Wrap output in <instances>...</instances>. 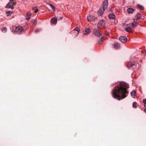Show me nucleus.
Wrapping results in <instances>:
<instances>
[{"label":"nucleus","instance_id":"1","mask_svg":"<svg viewBox=\"0 0 146 146\" xmlns=\"http://www.w3.org/2000/svg\"><path fill=\"white\" fill-rule=\"evenodd\" d=\"M129 87V85L125 82H120L119 85L115 87L112 90V94L113 98L119 100L126 98L128 93L127 89Z\"/></svg>","mask_w":146,"mask_h":146},{"label":"nucleus","instance_id":"2","mask_svg":"<svg viewBox=\"0 0 146 146\" xmlns=\"http://www.w3.org/2000/svg\"><path fill=\"white\" fill-rule=\"evenodd\" d=\"M108 6V0H104L103 2V6L101 7L98 12V14L99 16H102L105 10L106 9Z\"/></svg>","mask_w":146,"mask_h":146},{"label":"nucleus","instance_id":"3","mask_svg":"<svg viewBox=\"0 0 146 146\" xmlns=\"http://www.w3.org/2000/svg\"><path fill=\"white\" fill-rule=\"evenodd\" d=\"M23 30V28L21 26H19L16 27L14 31H12L13 32H16L17 34H20L21 33Z\"/></svg>","mask_w":146,"mask_h":146},{"label":"nucleus","instance_id":"4","mask_svg":"<svg viewBox=\"0 0 146 146\" xmlns=\"http://www.w3.org/2000/svg\"><path fill=\"white\" fill-rule=\"evenodd\" d=\"M105 25V23L104 20H100L97 24V27L99 29H100V27L103 26L104 27Z\"/></svg>","mask_w":146,"mask_h":146},{"label":"nucleus","instance_id":"5","mask_svg":"<svg viewBox=\"0 0 146 146\" xmlns=\"http://www.w3.org/2000/svg\"><path fill=\"white\" fill-rule=\"evenodd\" d=\"M93 33L94 35H95L96 36L99 37L101 35L99 31L96 29H94L93 31Z\"/></svg>","mask_w":146,"mask_h":146},{"label":"nucleus","instance_id":"6","mask_svg":"<svg viewBox=\"0 0 146 146\" xmlns=\"http://www.w3.org/2000/svg\"><path fill=\"white\" fill-rule=\"evenodd\" d=\"M119 40L123 43H125L127 40V38L124 36H120L119 38Z\"/></svg>","mask_w":146,"mask_h":146},{"label":"nucleus","instance_id":"7","mask_svg":"<svg viewBox=\"0 0 146 146\" xmlns=\"http://www.w3.org/2000/svg\"><path fill=\"white\" fill-rule=\"evenodd\" d=\"M87 20L88 21H94L95 19V17L92 15H89L87 17Z\"/></svg>","mask_w":146,"mask_h":146},{"label":"nucleus","instance_id":"8","mask_svg":"<svg viewBox=\"0 0 146 146\" xmlns=\"http://www.w3.org/2000/svg\"><path fill=\"white\" fill-rule=\"evenodd\" d=\"M108 17L110 19H114L115 18V15L113 13H110Z\"/></svg>","mask_w":146,"mask_h":146},{"label":"nucleus","instance_id":"9","mask_svg":"<svg viewBox=\"0 0 146 146\" xmlns=\"http://www.w3.org/2000/svg\"><path fill=\"white\" fill-rule=\"evenodd\" d=\"M113 46L115 48L118 49L120 48V46L117 42H115L114 43Z\"/></svg>","mask_w":146,"mask_h":146},{"label":"nucleus","instance_id":"10","mask_svg":"<svg viewBox=\"0 0 146 146\" xmlns=\"http://www.w3.org/2000/svg\"><path fill=\"white\" fill-rule=\"evenodd\" d=\"M134 10L131 8H129L127 10V13L128 14H131L132 13Z\"/></svg>","mask_w":146,"mask_h":146},{"label":"nucleus","instance_id":"11","mask_svg":"<svg viewBox=\"0 0 146 146\" xmlns=\"http://www.w3.org/2000/svg\"><path fill=\"white\" fill-rule=\"evenodd\" d=\"M51 22L53 24H56L57 22L56 18H52L51 20Z\"/></svg>","mask_w":146,"mask_h":146},{"label":"nucleus","instance_id":"12","mask_svg":"<svg viewBox=\"0 0 146 146\" xmlns=\"http://www.w3.org/2000/svg\"><path fill=\"white\" fill-rule=\"evenodd\" d=\"M142 15L140 13L137 14L136 15V20H138L141 18Z\"/></svg>","mask_w":146,"mask_h":146},{"label":"nucleus","instance_id":"13","mask_svg":"<svg viewBox=\"0 0 146 146\" xmlns=\"http://www.w3.org/2000/svg\"><path fill=\"white\" fill-rule=\"evenodd\" d=\"M8 4L10 5V6H9V7H8L7 8L11 9L12 7L15 4V3L12 2H9L8 3Z\"/></svg>","mask_w":146,"mask_h":146},{"label":"nucleus","instance_id":"14","mask_svg":"<svg viewBox=\"0 0 146 146\" xmlns=\"http://www.w3.org/2000/svg\"><path fill=\"white\" fill-rule=\"evenodd\" d=\"M31 15V13L29 12H28L27 14V15L26 17V19L27 20H29L30 18V16Z\"/></svg>","mask_w":146,"mask_h":146},{"label":"nucleus","instance_id":"15","mask_svg":"<svg viewBox=\"0 0 146 146\" xmlns=\"http://www.w3.org/2000/svg\"><path fill=\"white\" fill-rule=\"evenodd\" d=\"M85 30V32L87 33H88V34H89V33L91 32V30L89 28L86 29Z\"/></svg>","mask_w":146,"mask_h":146},{"label":"nucleus","instance_id":"16","mask_svg":"<svg viewBox=\"0 0 146 146\" xmlns=\"http://www.w3.org/2000/svg\"><path fill=\"white\" fill-rule=\"evenodd\" d=\"M137 7L138 8H139L141 10H144V8L143 6H142L139 4H138L137 5Z\"/></svg>","mask_w":146,"mask_h":146},{"label":"nucleus","instance_id":"17","mask_svg":"<svg viewBox=\"0 0 146 146\" xmlns=\"http://www.w3.org/2000/svg\"><path fill=\"white\" fill-rule=\"evenodd\" d=\"M131 96L133 98H134L135 95V91H132L131 92Z\"/></svg>","mask_w":146,"mask_h":146},{"label":"nucleus","instance_id":"18","mask_svg":"<svg viewBox=\"0 0 146 146\" xmlns=\"http://www.w3.org/2000/svg\"><path fill=\"white\" fill-rule=\"evenodd\" d=\"M32 10L34 11L35 13H37L38 11V7H35L33 8Z\"/></svg>","mask_w":146,"mask_h":146},{"label":"nucleus","instance_id":"19","mask_svg":"<svg viewBox=\"0 0 146 146\" xmlns=\"http://www.w3.org/2000/svg\"><path fill=\"white\" fill-rule=\"evenodd\" d=\"M137 24L136 23L133 22L131 23L132 27L133 28H134L135 27L137 26Z\"/></svg>","mask_w":146,"mask_h":146},{"label":"nucleus","instance_id":"20","mask_svg":"<svg viewBox=\"0 0 146 146\" xmlns=\"http://www.w3.org/2000/svg\"><path fill=\"white\" fill-rule=\"evenodd\" d=\"M13 13V12L11 11H8L6 12V13L7 16H10Z\"/></svg>","mask_w":146,"mask_h":146},{"label":"nucleus","instance_id":"21","mask_svg":"<svg viewBox=\"0 0 146 146\" xmlns=\"http://www.w3.org/2000/svg\"><path fill=\"white\" fill-rule=\"evenodd\" d=\"M137 103L136 102H134L132 104V106L133 108H137V106L136 105Z\"/></svg>","mask_w":146,"mask_h":146},{"label":"nucleus","instance_id":"22","mask_svg":"<svg viewBox=\"0 0 146 146\" xmlns=\"http://www.w3.org/2000/svg\"><path fill=\"white\" fill-rule=\"evenodd\" d=\"M103 37H102L99 40L98 44H100L101 43L103 42Z\"/></svg>","mask_w":146,"mask_h":146},{"label":"nucleus","instance_id":"23","mask_svg":"<svg viewBox=\"0 0 146 146\" xmlns=\"http://www.w3.org/2000/svg\"><path fill=\"white\" fill-rule=\"evenodd\" d=\"M47 5H48L51 7L53 11H54L55 10V7L52 5L51 4H47Z\"/></svg>","mask_w":146,"mask_h":146},{"label":"nucleus","instance_id":"24","mask_svg":"<svg viewBox=\"0 0 146 146\" xmlns=\"http://www.w3.org/2000/svg\"><path fill=\"white\" fill-rule=\"evenodd\" d=\"M129 64L130 66H136V64L135 62L134 63L130 62Z\"/></svg>","mask_w":146,"mask_h":146},{"label":"nucleus","instance_id":"25","mask_svg":"<svg viewBox=\"0 0 146 146\" xmlns=\"http://www.w3.org/2000/svg\"><path fill=\"white\" fill-rule=\"evenodd\" d=\"M129 29L131 30V28L130 27H128L127 28H126L125 29V31L128 32H129L130 31H129Z\"/></svg>","mask_w":146,"mask_h":146},{"label":"nucleus","instance_id":"26","mask_svg":"<svg viewBox=\"0 0 146 146\" xmlns=\"http://www.w3.org/2000/svg\"><path fill=\"white\" fill-rule=\"evenodd\" d=\"M74 30L75 31H76L77 32H78V34H79V31H80V30L78 27H76L74 29Z\"/></svg>","mask_w":146,"mask_h":146},{"label":"nucleus","instance_id":"27","mask_svg":"<svg viewBox=\"0 0 146 146\" xmlns=\"http://www.w3.org/2000/svg\"><path fill=\"white\" fill-rule=\"evenodd\" d=\"M1 31H2L4 32V31H5V32L7 31V28L5 27H3L1 29Z\"/></svg>","mask_w":146,"mask_h":146},{"label":"nucleus","instance_id":"28","mask_svg":"<svg viewBox=\"0 0 146 146\" xmlns=\"http://www.w3.org/2000/svg\"><path fill=\"white\" fill-rule=\"evenodd\" d=\"M143 103L145 104H146V98H145L143 100Z\"/></svg>","mask_w":146,"mask_h":146},{"label":"nucleus","instance_id":"29","mask_svg":"<svg viewBox=\"0 0 146 146\" xmlns=\"http://www.w3.org/2000/svg\"><path fill=\"white\" fill-rule=\"evenodd\" d=\"M40 31V30H39L38 29H36V30L35 31V32L36 33H37L38 32H39Z\"/></svg>","mask_w":146,"mask_h":146},{"label":"nucleus","instance_id":"30","mask_svg":"<svg viewBox=\"0 0 146 146\" xmlns=\"http://www.w3.org/2000/svg\"><path fill=\"white\" fill-rule=\"evenodd\" d=\"M62 19H63V17L61 16V17H60L58 18V20H62Z\"/></svg>","mask_w":146,"mask_h":146},{"label":"nucleus","instance_id":"31","mask_svg":"<svg viewBox=\"0 0 146 146\" xmlns=\"http://www.w3.org/2000/svg\"><path fill=\"white\" fill-rule=\"evenodd\" d=\"M88 35V33H84L83 34V36H85V35Z\"/></svg>","mask_w":146,"mask_h":146},{"label":"nucleus","instance_id":"32","mask_svg":"<svg viewBox=\"0 0 146 146\" xmlns=\"http://www.w3.org/2000/svg\"><path fill=\"white\" fill-rule=\"evenodd\" d=\"M9 6H10V5H9L8 3L6 5V7L7 8V7H9Z\"/></svg>","mask_w":146,"mask_h":146},{"label":"nucleus","instance_id":"33","mask_svg":"<svg viewBox=\"0 0 146 146\" xmlns=\"http://www.w3.org/2000/svg\"><path fill=\"white\" fill-rule=\"evenodd\" d=\"M144 111L146 113V108H145L144 109Z\"/></svg>","mask_w":146,"mask_h":146},{"label":"nucleus","instance_id":"34","mask_svg":"<svg viewBox=\"0 0 146 146\" xmlns=\"http://www.w3.org/2000/svg\"><path fill=\"white\" fill-rule=\"evenodd\" d=\"M36 23V21H35L34 22H33L34 24H35Z\"/></svg>","mask_w":146,"mask_h":146},{"label":"nucleus","instance_id":"35","mask_svg":"<svg viewBox=\"0 0 146 146\" xmlns=\"http://www.w3.org/2000/svg\"><path fill=\"white\" fill-rule=\"evenodd\" d=\"M14 0H10V1H11V2H12L13 1H14Z\"/></svg>","mask_w":146,"mask_h":146},{"label":"nucleus","instance_id":"36","mask_svg":"<svg viewBox=\"0 0 146 146\" xmlns=\"http://www.w3.org/2000/svg\"><path fill=\"white\" fill-rule=\"evenodd\" d=\"M145 53H146V52H143V54H145Z\"/></svg>","mask_w":146,"mask_h":146},{"label":"nucleus","instance_id":"37","mask_svg":"<svg viewBox=\"0 0 146 146\" xmlns=\"http://www.w3.org/2000/svg\"><path fill=\"white\" fill-rule=\"evenodd\" d=\"M145 55H146V53H145Z\"/></svg>","mask_w":146,"mask_h":146},{"label":"nucleus","instance_id":"38","mask_svg":"<svg viewBox=\"0 0 146 146\" xmlns=\"http://www.w3.org/2000/svg\"><path fill=\"white\" fill-rule=\"evenodd\" d=\"M113 0V1H115V0Z\"/></svg>","mask_w":146,"mask_h":146}]
</instances>
